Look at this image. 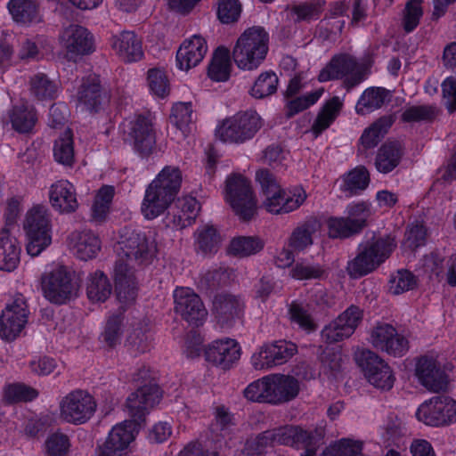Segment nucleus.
Wrapping results in <instances>:
<instances>
[{
    "label": "nucleus",
    "instance_id": "36",
    "mask_svg": "<svg viewBox=\"0 0 456 456\" xmlns=\"http://www.w3.org/2000/svg\"><path fill=\"white\" fill-rule=\"evenodd\" d=\"M343 105L344 100L339 96H333L324 102L310 129L314 138L331 126L338 117Z\"/></svg>",
    "mask_w": 456,
    "mask_h": 456
},
{
    "label": "nucleus",
    "instance_id": "15",
    "mask_svg": "<svg viewBox=\"0 0 456 456\" xmlns=\"http://www.w3.org/2000/svg\"><path fill=\"white\" fill-rule=\"evenodd\" d=\"M123 131L127 134L126 140L134 145L135 151L142 155L151 152L156 142L153 119L150 113L135 115L126 119Z\"/></svg>",
    "mask_w": 456,
    "mask_h": 456
},
{
    "label": "nucleus",
    "instance_id": "34",
    "mask_svg": "<svg viewBox=\"0 0 456 456\" xmlns=\"http://www.w3.org/2000/svg\"><path fill=\"white\" fill-rule=\"evenodd\" d=\"M37 114L27 102L14 103L4 118V124H11L19 133H28L36 125Z\"/></svg>",
    "mask_w": 456,
    "mask_h": 456
},
{
    "label": "nucleus",
    "instance_id": "53",
    "mask_svg": "<svg viewBox=\"0 0 456 456\" xmlns=\"http://www.w3.org/2000/svg\"><path fill=\"white\" fill-rule=\"evenodd\" d=\"M30 92L38 102L53 100L56 97L58 86L49 80L45 74L38 73L31 78Z\"/></svg>",
    "mask_w": 456,
    "mask_h": 456
},
{
    "label": "nucleus",
    "instance_id": "8",
    "mask_svg": "<svg viewBox=\"0 0 456 456\" xmlns=\"http://www.w3.org/2000/svg\"><path fill=\"white\" fill-rule=\"evenodd\" d=\"M322 431H307L299 426H284L262 433L253 444L248 446L254 447L256 453L262 454L275 444L301 448L304 444L313 445L322 443Z\"/></svg>",
    "mask_w": 456,
    "mask_h": 456
},
{
    "label": "nucleus",
    "instance_id": "26",
    "mask_svg": "<svg viewBox=\"0 0 456 456\" xmlns=\"http://www.w3.org/2000/svg\"><path fill=\"white\" fill-rule=\"evenodd\" d=\"M109 44L114 55L125 63L140 61L144 56L142 39L133 31L113 35Z\"/></svg>",
    "mask_w": 456,
    "mask_h": 456
},
{
    "label": "nucleus",
    "instance_id": "13",
    "mask_svg": "<svg viewBox=\"0 0 456 456\" xmlns=\"http://www.w3.org/2000/svg\"><path fill=\"white\" fill-rule=\"evenodd\" d=\"M96 409V401L89 392L76 389L60 399L59 418L66 423L82 425L93 418Z\"/></svg>",
    "mask_w": 456,
    "mask_h": 456
},
{
    "label": "nucleus",
    "instance_id": "14",
    "mask_svg": "<svg viewBox=\"0 0 456 456\" xmlns=\"http://www.w3.org/2000/svg\"><path fill=\"white\" fill-rule=\"evenodd\" d=\"M354 361L362 370L368 382L381 390L393 387L395 377L389 364L376 353L357 348L354 352Z\"/></svg>",
    "mask_w": 456,
    "mask_h": 456
},
{
    "label": "nucleus",
    "instance_id": "4",
    "mask_svg": "<svg viewBox=\"0 0 456 456\" xmlns=\"http://www.w3.org/2000/svg\"><path fill=\"white\" fill-rule=\"evenodd\" d=\"M396 247L395 236L389 233H372L360 245L357 256L349 260L346 273L352 279H358L376 270L391 255Z\"/></svg>",
    "mask_w": 456,
    "mask_h": 456
},
{
    "label": "nucleus",
    "instance_id": "24",
    "mask_svg": "<svg viewBox=\"0 0 456 456\" xmlns=\"http://www.w3.org/2000/svg\"><path fill=\"white\" fill-rule=\"evenodd\" d=\"M205 360L221 370H230L240 358L241 347L233 338L212 341L204 351Z\"/></svg>",
    "mask_w": 456,
    "mask_h": 456
},
{
    "label": "nucleus",
    "instance_id": "7",
    "mask_svg": "<svg viewBox=\"0 0 456 456\" xmlns=\"http://www.w3.org/2000/svg\"><path fill=\"white\" fill-rule=\"evenodd\" d=\"M262 126L263 120L256 111H239L218 121L215 137L223 143L239 145L253 139Z\"/></svg>",
    "mask_w": 456,
    "mask_h": 456
},
{
    "label": "nucleus",
    "instance_id": "61",
    "mask_svg": "<svg viewBox=\"0 0 456 456\" xmlns=\"http://www.w3.org/2000/svg\"><path fill=\"white\" fill-rule=\"evenodd\" d=\"M289 315L291 322L297 323L302 330L310 332L316 329L306 305L301 302H292L289 308Z\"/></svg>",
    "mask_w": 456,
    "mask_h": 456
},
{
    "label": "nucleus",
    "instance_id": "62",
    "mask_svg": "<svg viewBox=\"0 0 456 456\" xmlns=\"http://www.w3.org/2000/svg\"><path fill=\"white\" fill-rule=\"evenodd\" d=\"M69 448V439L61 432L51 434L45 442V456H68Z\"/></svg>",
    "mask_w": 456,
    "mask_h": 456
},
{
    "label": "nucleus",
    "instance_id": "17",
    "mask_svg": "<svg viewBox=\"0 0 456 456\" xmlns=\"http://www.w3.org/2000/svg\"><path fill=\"white\" fill-rule=\"evenodd\" d=\"M28 310L23 295L16 294L7 304L0 318V337L7 341L15 339L28 322Z\"/></svg>",
    "mask_w": 456,
    "mask_h": 456
},
{
    "label": "nucleus",
    "instance_id": "54",
    "mask_svg": "<svg viewBox=\"0 0 456 456\" xmlns=\"http://www.w3.org/2000/svg\"><path fill=\"white\" fill-rule=\"evenodd\" d=\"M269 375L264 376L250 384L244 389V396L251 402L272 404V393Z\"/></svg>",
    "mask_w": 456,
    "mask_h": 456
},
{
    "label": "nucleus",
    "instance_id": "64",
    "mask_svg": "<svg viewBox=\"0 0 456 456\" xmlns=\"http://www.w3.org/2000/svg\"><path fill=\"white\" fill-rule=\"evenodd\" d=\"M37 396V392L23 384H8L4 388V400L8 403L31 401Z\"/></svg>",
    "mask_w": 456,
    "mask_h": 456
},
{
    "label": "nucleus",
    "instance_id": "10",
    "mask_svg": "<svg viewBox=\"0 0 456 456\" xmlns=\"http://www.w3.org/2000/svg\"><path fill=\"white\" fill-rule=\"evenodd\" d=\"M223 194L225 202L240 219L249 220L256 214V198L250 181L243 175H230L225 180Z\"/></svg>",
    "mask_w": 456,
    "mask_h": 456
},
{
    "label": "nucleus",
    "instance_id": "63",
    "mask_svg": "<svg viewBox=\"0 0 456 456\" xmlns=\"http://www.w3.org/2000/svg\"><path fill=\"white\" fill-rule=\"evenodd\" d=\"M323 93V88H319L304 95L289 100L286 103L289 116L297 114L314 105L322 96Z\"/></svg>",
    "mask_w": 456,
    "mask_h": 456
},
{
    "label": "nucleus",
    "instance_id": "23",
    "mask_svg": "<svg viewBox=\"0 0 456 456\" xmlns=\"http://www.w3.org/2000/svg\"><path fill=\"white\" fill-rule=\"evenodd\" d=\"M362 319V311L351 305L322 330V338L327 343H335L351 337Z\"/></svg>",
    "mask_w": 456,
    "mask_h": 456
},
{
    "label": "nucleus",
    "instance_id": "42",
    "mask_svg": "<svg viewBox=\"0 0 456 456\" xmlns=\"http://www.w3.org/2000/svg\"><path fill=\"white\" fill-rule=\"evenodd\" d=\"M54 160L68 167L75 163V149L73 134L70 129H66L54 142L53 148Z\"/></svg>",
    "mask_w": 456,
    "mask_h": 456
},
{
    "label": "nucleus",
    "instance_id": "22",
    "mask_svg": "<svg viewBox=\"0 0 456 456\" xmlns=\"http://www.w3.org/2000/svg\"><path fill=\"white\" fill-rule=\"evenodd\" d=\"M59 43L65 50L67 58L73 61L94 51L93 36L79 25L64 28L60 34Z\"/></svg>",
    "mask_w": 456,
    "mask_h": 456
},
{
    "label": "nucleus",
    "instance_id": "56",
    "mask_svg": "<svg viewBox=\"0 0 456 456\" xmlns=\"http://www.w3.org/2000/svg\"><path fill=\"white\" fill-rule=\"evenodd\" d=\"M114 194L115 189L111 185H103L97 191L92 207L93 217L95 220H102L107 216Z\"/></svg>",
    "mask_w": 456,
    "mask_h": 456
},
{
    "label": "nucleus",
    "instance_id": "58",
    "mask_svg": "<svg viewBox=\"0 0 456 456\" xmlns=\"http://www.w3.org/2000/svg\"><path fill=\"white\" fill-rule=\"evenodd\" d=\"M322 362L321 376L327 379L336 378L337 373L344 363V358L339 349L327 348L320 357Z\"/></svg>",
    "mask_w": 456,
    "mask_h": 456
},
{
    "label": "nucleus",
    "instance_id": "43",
    "mask_svg": "<svg viewBox=\"0 0 456 456\" xmlns=\"http://www.w3.org/2000/svg\"><path fill=\"white\" fill-rule=\"evenodd\" d=\"M316 221H308L294 229L288 240L289 248L297 252L305 251L313 244V235L319 230Z\"/></svg>",
    "mask_w": 456,
    "mask_h": 456
},
{
    "label": "nucleus",
    "instance_id": "57",
    "mask_svg": "<svg viewBox=\"0 0 456 456\" xmlns=\"http://www.w3.org/2000/svg\"><path fill=\"white\" fill-rule=\"evenodd\" d=\"M427 230L420 223L411 224L409 225L405 239L403 240L401 248L404 255H411L418 248L423 246L426 241Z\"/></svg>",
    "mask_w": 456,
    "mask_h": 456
},
{
    "label": "nucleus",
    "instance_id": "48",
    "mask_svg": "<svg viewBox=\"0 0 456 456\" xmlns=\"http://www.w3.org/2000/svg\"><path fill=\"white\" fill-rule=\"evenodd\" d=\"M401 157L402 151L397 144H384L378 151L375 167L379 172L387 174L398 166Z\"/></svg>",
    "mask_w": 456,
    "mask_h": 456
},
{
    "label": "nucleus",
    "instance_id": "39",
    "mask_svg": "<svg viewBox=\"0 0 456 456\" xmlns=\"http://www.w3.org/2000/svg\"><path fill=\"white\" fill-rule=\"evenodd\" d=\"M7 10L18 24L29 25L41 20V11L36 0H9Z\"/></svg>",
    "mask_w": 456,
    "mask_h": 456
},
{
    "label": "nucleus",
    "instance_id": "45",
    "mask_svg": "<svg viewBox=\"0 0 456 456\" xmlns=\"http://www.w3.org/2000/svg\"><path fill=\"white\" fill-rule=\"evenodd\" d=\"M111 291V284L102 272L96 271L88 276L86 293L91 301L104 302L110 296Z\"/></svg>",
    "mask_w": 456,
    "mask_h": 456
},
{
    "label": "nucleus",
    "instance_id": "52",
    "mask_svg": "<svg viewBox=\"0 0 456 456\" xmlns=\"http://www.w3.org/2000/svg\"><path fill=\"white\" fill-rule=\"evenodd\" d=\"M147 87L150 94L156 99H164L169 94V80L164 69H150L147 72Z\"/></svg>",
    "mask_w": 456,
    "mask_h": 456
},
{
    "label": "nucleus",
    "instance_id": "5",
    "mask_svg": "<svg viewBox=\"0 0 456 456\" xmlns=\"http://www.w3.org/2000/svg\"><path fill=\"white\" fill-rule=\"evenodd\" d=\"M269 52V34L262 27L245 29L236 39L231 51L234 64L242 71L257 69Z\"/></svg>",
    "mask_w": 456,
    "mask_h": 456
},
{
    "label": "nucleus",
    "instance_id": "59",
    "mask_svg": "<svg viewBox=\"0 0 456 456\" xmlns=\"http://www.w3.org/2000/svg\"><path fill=\"white\" fill-rule=\"evenodd\" d=\"M345 213L356 233L366 225V222L371 215L370 208L369 204L365 202H354L349 204Z\"/></svg>",
    "mask_w": 456,
    "mask_h": 456
},
{
    "label": "nucleus",
    "instance_id": "3",
    "mask_svg": "<svg viewBox=\"0 0 456 456\" xmlns=\"http://www.w3.org/2000/svg\"><path fill=\"white\" fill-rule=\"evenodd\" d=\"M256 180L261 186L262 207L272 215L289 214L298 209L306 200L302 185L282 188L267 170H259Z\"/></svg>",
    "mask_w": 456,
    "mask_h": 456
},
{
    "label": "nucleus",
    "instance_id": "1",
    "mask_svg": "<svg viewBox=\"0 0 456 456\" xmlns=\"http://www.w3.org/2000/svg\"><path fill=\"white\" fill-rule=\"evenodd\" d=\"M153 379V372L150 367L143 366L134 373V381L139 388L131 393L126 402V411L134 419L125 420L114 426L99 447L115 456L117 452L126 450L134 442L140 428L137 419H141L162 397V393Z\"/></svg>",
    "mask_w": 456,
    "mask_h": 456
},
{
    "label": "nucleus",
    "instance_id": "40",
    "mask_svg": "<svg viewBox=\"0 0 456 456\" xmlns=\"http://www.w3.org/2000/svg\"><path fill=\"white\" fill-rule=\"evenodd\" d=\"M391 97V92L384 87H369L360 96L355 111L359 115L369 114L388 102Z\"/></svg>",
    "mask_w": 456,
    "mask_h": 456
},
{
    "label": "nucleus",
    "instance_id": "29",
    "mask_svg": "<svg viewBox=\"0 0 456 456\" xmlns=\"http://www.w3.org/2000/svg\"><path fill=\"white\" fill-rule=\"evenodd\" d=\"M67 245L77 258L84 261L96 257L102 248L100 238L89 230L71 232Z\"/></svg>",
    "mask_w": 456,
    "mask_h": 456
},
{
    "label": "nucleus",
    "instance_id": "44",
    "mask_svg": "<svg viewBox=\"0 0 456 456\" xmlns=\"http://www.w3.org/2000/svg\"><path fill=\"white\" fill-rule=\"evenodd\" d=\"M370 183V175L368 170L363 167H358L348 173L345 174L338 180L339 189L346 195H353L359 191L367 188Z\"/></svg>",
    "mask_w": 456,
    "mask_h": 456
},
{
    "label": "nucleus",
    "instance_id": "28",
    "mask_svg": "<svg viewBox=\"0 0 456 456\" xmlns=\"http://www.w3.org/2000/svg\"><path fill=\"white\" fill-rule=\"evenodd\" d=\"M200 210V206L196 198H179L165 217V225L175 230L186 228L195 222Z\"/></svg>",
    "mask_w": 456,
    "mask_h": 456
},
{
    "label": "nucleus",
    "instance_id": "46",
    "mask_svg": "<svg viewBox=\"0 0 456 456\" xmlns=\"http://www.w3.org/2000/svg\"><path fill=\"white\" fill-rule=\"evenodd\" d=\"M264 241L256 236H239L233 238L227 248L230 255L246 257L255 255L264 248Z\"/></svg>",
    "mask_w": 456,
    "mask_h": 456
},
{
    "label": "nucleus",
    "instance_id": "50",
    "mask_svg": "<svg viewBox=\"0 0 456 456\" xmlns=\"http://www.w3.org/2000/svg\"><path fill=\"white\" fill-rule=\"evenodd\" d=\"M221 237L216 228L209 224H204L195 232V245L197 249L203 254L216 252L220 245Z\"/></svg>",
    "mask_w": 456,
    "mask_h": 456
},
{
    "label": "nucleus",
    "instance_id": "47",
    "mask_svg": "<svg viewBox=\"0 0 456 456\" xmlns=\"http://www.w3.org/2000/svg\"><path fill=\"white\" fill-rule=\"evenodd\" d=\"M278 86L277 74L273 70H265L256 77L248 93L255 99H264L275 94Z\"/></svg>",
    "mask_w": 456,
    "mask_h": 456
},
{
    "label": "nucleus",
    "instance_id": "49",
    "mask_svg": "<svg viewBox=\"0 0 456 456\" xmlns=\"http://www.w3.org/2000/svg\"><path fill=\"white\" fill-rule=\"evenodd\" d=\"M363 444L353 438H341L330 443L320 456H363Z\"/></svg>",
    "mask_w": 456,
    "mask_h": 456
},
{
    "label": "nucleus",
    "instance_id": "31",
    "mask_svg": "<svg viewBox=\"0 0 456 456\" xmlns=\"http://www.w3.org/2000/svg\"><path fill=\"white\" fill-rule=\"evenodd\" d=\"M272 404L288 403L297 396L300 384L294 376L282 373L269 374Z\"/></svg>",
    "mask_w": 456,
    "mask_h": 456
},
{
    "label": "nucleus",
    "instance_id": "55",
    "mask_svg": "<svg viewBox=\"0 0 456 456\" xmlns=\"http://www.w3.org/2000/svg\"><path fill=\"white\" fill-rule=\"evenodd\" d=\"M392 125L390 118H382L366 128L361 136V144L364 149L378 145Z\"/></svg>",
    "mask_w": 456,
    "mask_h": 456
},
{
    "label": "nucleus",
    "instance_id": "51",
    "mask_svg": "<svg viewBox=\"0 0 456 456\" xmlns=\"http://www.w3.org/2000/svg\"><path fill=\"white\" fill-rule=\"evenodd\" d=\"M417 285L418 279L411 272L400 269L390 275L387 290L390 294L398 296L414 289Z\"/></svg>",
    "mask_w": 456,
    "mask_h": 456
},
{
    "label": "nucleus",
    "instance_id": "16",
    "mask_svg": "<svg viewBox=\"0 0 456 456\" xmlns=\"http://www.w3.org/2000/svg\"><path fill=\"white\" fill-rule=\"evenodd\" d=\"M368 341L378 351L395 357H401L409 350L407 338L397 333L392 324L385 322H377L370 330Z\"/></svg>",
    "mask_w": 456,
    "mask_h": 456
},
{
    "label": "nucleus",
    "instance_id": "30",
    "mask_svg": "<svg viewBox=\"0 0 456 456\" xmlns=\"http://www.w3.org/2000/svg\"><path fill=\"white\" fill-rule=\"evenodd\" d=\"M193 109L191 102H178L173 104L168 122L171 126L174 139L178 142L186 140L193 131Z\"/></svg>",
    "mask_w": 456,
    "mask_h": 456
},
{
    "label": "nucleus",
    "instance_id": "38",
    "mask_svg": "<svg viewBox=\"0 0 456 456\" xmlns=\"http://www.w3.org/2000/svg\"><path fill=\"white\" fill-rule=\"evenodd\" d=\"M218 321L222 325L232 326L240 321L244 314V302L237 296L225 295L215 302Z\"/></svg>",
    "mask_w": 456,
    "mask_h": 456
},
{
    "label": "nucleus",
    "instance_id": "18",
    "mask_svg": "<svg viewBox=\"0 0 456 456\" xmlns=\"http://www.w3.org/2000/svg\"><path fill=\"white\" fill-rule=\"evenodd\" d=\"M414 377L423 387L433 393L445 391L449 387V377L434 355H424L416 360Z\"/></svg>",
    "mask_w": 456,
    "mask_h": 456
},
{
    "label": "nucleus",
    "instance_id": "27",
    "mask_svg": "<svg viewBox=\"0 0 456 456\" xmlns=\"http://www.w3.org/2000/svg\"><path fill=\"white\" fill-rule=\"evenodd\" d=\"M47 195L50 206L59 214H70L78 208L76 188L69 180L61 179L53 183Z\"/></svg>",
    "mask_w": 456,
    "mask_h": 456
},
{
    "label": "nucleus",
    "instance_id": "37",
    "mask_svg": "<svg viewBox=\"0 0 456 456\" xmlns=\"http://www.w3.org/2000/svg\"><path fill=\"white\" fill-rule=\"evenodd\" d=\"M213 438L220 448L231 447L235 438L232 417L224 407H217L215 411V422L211 427Z\"/></svg>",
    "mask_w": 456,
    "mask_h": 456
},
{
    "label": "nucleus",
    "instance_id": "6",
    "mask_svg": "<svg viewBox=\"0 0 456 456\" xmlns=\"http://www.w3.org/2000/svg\"><path fill=\"white\" fill-rule=\"evenodd\" d=\"M22 229L26 240V250L31 256H37L53 241V224L51 213L46 205L33 204L24 216Z\"/></svg>",
    "mask_w": 456,
    "mask_h": 456
},
{
    "label": "nucleus",
    "instance_id": "60",
    "mask_svg": "<svg viewBox=\"0 0 456 456\" xmlns=\"http://www.w3.org/2000/svg\"><path fill=\"white\" fill-rule=\"evenodd\" d=\"M266 346L268 353L273 359L274 366L286 362L297 352V345L286 340H278L268 343Z\"/></svg>",
    "mask_w": 456,
    "mask_h": 456
},
{
    "label": "nucleus",
    "instance_id": "32",
    "mask_svg": "<svg viewBox=\"0 0 456 456\" xmlns=\"http://www.w3.org/2000/svg\"><path fill=\"white\" fill-rule=\"evenodd\" d=\"M232 61L229 48L224 45L216 47L213 51L207 67L208 77L213 82H227L233 70Z\"/></svg>",
    "mask_w": 456,
    "mask_h": 456
},
{
    "label": "nucleus",
    "instance_id": "9",
    "mask_svg": "<svg viewBox=\"0 0 456 456\" xmlns=\"http://www.w3.org/2000/svg\"><path fill=\"white\" fill-rule=\"evenodd\" d=\"M373 61L370 56L357 61L349 54L336 55L322 69L318 80L344 79L347 86H354L366 78Z\"/></svg>",
    "mask_w": 456,
    "mask_h": 456
},
{
    "label": "nucleus",
    "instance_id": "41",
    "mask_svg": "<svg viewBox=\"0 0 456 456\" xmlns=\"http://www.w3.org/2000/svg\"><path fill=\"white\" fill-rule=\"evenodd\" d=\"M172 201L164 194L148 186L141 205V212L145 219L153 220L162 215Z\"/></svg>",
    "mask_w": 456,
    "mask_h": 456
},
{
    "label": "nucleus",
    "instance_id": "25",
    "mask_svg": "<svg viewBox=\"0 0 456 456\" xmlns=\"http://www.w3.org/2000/svg\"><path fill=\"white\" fill-rule=\"evenodd\" d=\"M175 310L188 322L200 325L207 317V310L200 297L190 288H177L174 291Z\"/></svg>",
    "mask_w": 456,
    "mask_h": 456
},
{
    "label": "nucleus",
    "instance_id": "19",
    "mask_svg": "<svg viewBox=\"0 0 456 456\" xmlns=\"http://www.w3.org/2000/svg\"><path fill=\"white\" fill-rule=\"evenodd\" d=\"M414 377L423 387L433 393L445 391L449 387V377L434 355H424L416 360Z\"/></svg>",
    "mask_w": 456,
    "mask_h": 456
},
{
    "label": "nucleus",
    "instance_id": "21",
    "mask_svg": "<svg viewBox=\"0 0 456 456\" xmlns=\"http://www.w3.org/2000/svg\"><path fill=\"white\" fill-rule=\"evenodd\" d=\"M208 52L206 37L194 34L184 38L175 53V68L184 73L199 66Z\"/></svg>",
    "mask_w": 456,
    "mask_h": 456
},
{
    "label": "nucleus",
    "instance_id": "12",
    "mask_svg": "<svg viewBox=\"0 0 456 456\" xmlns=\"http://www.w3.org/2000/svg\"><path fill=\"white\" fill-rule=\"evenodd\" d=\"M415 418L430 428L452 426L456 424V399L447 395L432 396L418 406Z\"/></svg>",
    "mask_w": 456,
    "mask_h": 456
},
{
    "label": "nucleus",
    "instance_id": "35",
    "mask_svg": "<svg viewBox=\"0 0 456 456\" xmlns=\"http://www.w3.org/2000/svg\"><path fill=\"white\" fill-rule=\"evenodd\" d=\"M182 173L174 166L165 167L148 185L174 200L182 184Z\"/></svg>",
    "mask_w": 456,
    "mask_h": 456
},
{
    "label": "nucleus",
    "instance_id": "11",
    "mask_svg": "<svg viewBox=\"0 0 456 456\" xmlns=\"http://www.w3.org/2000/svg\"><path fill=\"white\" fill-rule=\"evenodd\" d=\"M40 289L44 297L56 305L65 304L77 293L67 268L60 263L47 265L40 279Z\"/></svg>",
    "mask_w": 456,
    "mask_h": 456
},
{
    "label": "nucleus",
    "instance_id": "20",
    "mask_svg": "<svg viewBox=\"0 0 456 456\" xmlns=\"http://www.w3.org/2000/svg\"><path fill=\"white\" fill-rule=\"evenodd\" d=\"M72 98L77 111L90 114L100 112L109 102L107 94L101 90L99 77L94 74L81 82Z\"/></svg>",
    "mask_w": 456,
    "mask_h": 456
},
{
    "label": "nucleus",
    "instance_id": "33",
    "mask_svg": "<svg viewBox=\"0 0 456 456\" xmlns=\"http://www.w3.org/2000/svg\"><path fill=\"white\" fill-rule=\"evenodd\" d=\"M21 246L6 228L0 230V270L13 272L20 262Z\"/></svg>",
    "mask_w": 456,
    "mask_h": 456
},
{
    "label": "nucleus",
    "instance_id": "2",
    "mask_svg": "<svg viewBox=\"0 0 456 456\" xmlns=\"http://www.w3.org/2000/svg\"><path fill=\"white\" fill-rule=\"evenodd\" d=\"M116 262L113 277L118 297L122 290L134 294L136 281L135 265L150 263L157 253V243L132 228L125 227L118 232L113 245Z\"/></svg>",
    "mask_w": 456,
    "mask_h": 456
}]
</instances>
